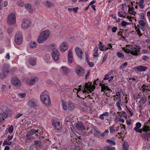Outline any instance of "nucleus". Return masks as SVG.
Returning a JSON list of instances; mask_svg holds the SVG:
<instances>
[{
    "label": "nucleus",
    "instance_id": "nucleus-63",
    "mask_svg": "<svg viewBox=\"0 0 150 150\" xmlns=\"http://www.w3.org/2000/svg\"><path fill=\"white\" fill-rule=\"evenodd\" d=\"M22 115V114L18 113L15 116V118L16 119H17L20 117Z\"/></svg>",
    "mask_w": 150,
    "mask_h": 150
},
{
    "label": "nucleus",
    "instance_id": "nucleus-40",
    "mask_svg": "<svg viewBox=\"0 0 150 150\" xmlns=\"http://www.w3.org/2000/svg\"><path fill=\"white\" fill-rule=\"evenodd\" d=\"M141 97L140 96V93H136L134 96V98L135 100H137L140 98Z\"/></svg>",
    "mask_w": 150,
    "mask_h": 150
},
{
    "label": "nucleus",
    "instance_id": "nucleus-28",
    "mask_svg": "<svg viewBox=\"0 0 150 150\" xmlns=\"http://www.w3.org/2000/svg\"><path fill=\"white\" fill-rule=\"evenodd\" d=\"M147 69V68L144 66H139L137 67V69L138 70L140 71H146Z\"/></svg>",
    "mask_w": 150,
    "mask_h": 150
},
{
    "label": "nucleus",
    "instance_id": "nucleus-12",
    "mask_svg": "<svg viewBox=\"0 0 150 150\" xmlns=\"http://www.w3.org/2000/svg\"><path fill=\"white\" fill-rule=\"evenodd\" d=\"M13 84L17 87L20 86L21 85V82L17 77H14L11 81Z\"/></svg>",
    "mask_w": 150,
    "mask_h": 150
},
{
    "label": "nucleus",
    "instance_id": "nucleus-9",
    "mask_svg": "<svg viewBox=\"0 0 150 150\" xmlns=\"http://www.w3.org/2000/svg\"><path fill=\"white\" fill-rule=\"evenodd\" d=\"M52 51V58L55 61L58 60L59 56V53L58 51L56 48L53 49Z\"/></svg>",
    "mask_w": 150,
    "mask_h": 150
},
{
    "label": "nucleus",
    "instance_id": "nucleus-38",
    "mask_svg": "<svg viewBox=\"0 0 150 150\" xmlns=\"http://www.w3.org/2000/svg\"><path fill=\"white\" fill-rule=\"evenodd\" d=\"M140 90H141L144 93L145 92L146 93H148V91L145 87V84H143L142 86L140 89Z\"/></svg>",
    "mask_w": 150,
    "mask_h": 150
},
{
    "label": "nucleus",
    "instance_id": "nucleus-64",
    "mask_svg": "<svg viewBox=\"0 0 150 150\" xmlns=\"http://www.w3.org/2000/svg\"><path fill=\"white\" fill-rule=\"evenodd\" d=\"M75 150H83L81 147L78 146H76L75 147Z\"/></svg>",
    "mask_w": 150,
    "mask_h": 150
},
{
    "label": "nucleus",
    "instance_id": "nucleus-27",
    "mask_svg": "<svg viewBox=\"0 0 150 150\" xmlns=\"http://www.w3.org/2000/svg\"><path fill=\"white\" fill-rule=\"evenodd\" d=\"M109 115V113L107 112H106L100 115V116L99 118L101 120H103L104 119V117H108Z\"/></svg>",
    "mask_w": 150,
    "mask_h": 150
},
{
    "label": "nucleus",
    "instance_id": "nucleus-15",
    "mask_svg": "<svg viewBox=\"0 0 150 150\" xmlns=\"http://www.w3.org/2000/svg\"><path fill=\"white\" fill-rule=\"evenodd\" d=\"M84 86L85 88H84L83 90H82L84 93H85L86 92V90L85 89L86 88L89 90L91 89L93 90L95 88V86L92 85V83H90V85H88L87 83H86Z\"/></svg>",
    "mask_w": 150,
    "mask_h": 150
},
{
    "label": "nucleus",
    "instance_id": "nucleus-1",
    "mask_svg": "<svg viewBox=\"0 0 150 150\" xmlns=\"http://www.w3.org/2000/svg\"><path fill=\"white\" fill-rule=\"evenodd\" d=\"M50 34V33L48 30L41 32L38 38V42L39 43H41L46 41L49 37Z\"/></svg>",
    "mask_w": 150,
    "mask_h": 150
},
{
    "label": "nucleus",
    "instance_id": "nucleus-7",
    "mask_svg": "<svg viewBox=\"0 0 150 150\" xmlns=\"http://www.w3.org/2000/svg\"><path fill=\"white\" fill-rule=\"evenodd\" d=\"M28 104L31 107H34L35 106L40 107V105L38 104L37 100L34 98L28 101Z\"/></svg>",
    "mask_w": 150,
    "mask_h": 150
},
{
    "label": "nucleus",
    "instance_id": "nucleus-47",
    "mask_svg": "<svg viewBox=\"0 0 150 150\" xmlns=\"http://www.w3.org/2000/svg\"><path fill=\"white\" fill-rule=\"evenodd\" d=\"M87 63L91 67H92L94 66V64L93 62H89V61H88Z\"/></svg>",
    "mask_w": 150,
    "mask_h": 150
},
{
    "label": "nucleus",
    "instance_id": "nucleus-51",
    "mask_svg": "<svg viewBox=\"0 0 150 150\" xmlns=\"http://www.w3.org/2000/svg\"><path fill=\"white\" fill-rule=\"evenodd\" d=\"M142 58V60L144 61H146L149 59L148 57L146 55L143 56Z\"/></svg>",
    "mask_w": 150,
    "mask_h": 150
},
{
    "label": "nucleus",
    "instance_id": "nucleus-34",
    "mask_svg": "<svg viewBox=\"0 0 150 150\" xmlns=\"http://www.w3.org/2000/svg\"><path fill=\"white\" fill-rule=\"evenodd\" d=\"M146 98L145 97H142L139 101V103L140 104H144L146 102Z\"/></svg>",
    "mask_w": 150,
    "mask_h": 150
},
{
    "label": "nucleus",
    "instance_id": "nucleus-36",
    "mask_svg": "<svg viewBox=\"0 0 150 150\" xmlns=\"http://www.w3.org/2000/svg\"><path fill=\"white\" fill-rule=\"evenodd\" d=\"M98 48L97 46H96L94 50V53L93 56L94 57H97L98 56Z\"/></svg>",
    "mask_w": 150,
    "mask_h": 150
},
{
    "label": "nucleus",
    "instance_id": "nucleus-41",
    "mask_svg": "<svg viewBox=\"0 0 150 150\" xmlns=\"http://www.w3.org/2000/svg\"><path fill=\"white\" fill-rule=\"evenodd\" d=\"M12 141H9L8 142L7 141V139H5V140L4 141L3 143V146H4L6 145H10L12 143Z\"/></svg>",
    "mask_w": 150,
    "mask_h": 150
},
{
    "label": "nucleus",
    "instance_id": "nucleus-23",
    "mask_svg": "<svg viewBox=\"0 0 150 150\" xmlns=\"http://www.w3.org/2000/svg\"><path fill=\"white\" fill-rule=\"evenodd\" d=\"M73 59V57L72 54V50H69V51L68 54V62L69 63H71L73 61L72 60Z\"/></svg>",
    "mask_w": 150,
    "mask_h": 150
},
{
    "label": "nucleus",
    "instance_id": "nucleus-10",
    "mask_svg": "<svg viewBox=\"0 0 150 150\" xmlns=\"http://www.w3.org/2000/svg\"><path fill=\"white\" fill-rule=\"evenodd\" d=\"M2 70L3 74H7L11 71L8 65L7 64H4L3 65Z\"/></svg>",
    "mask_w": 150,
    "mask_h": 150
},
{
    "label": "nucleus",
    "instance_id": "nucleus-44",
    "mask_svg": "<svg viewBox=\"0 0 150 150\" xmlns=\"http://www.w3.org/2000/svg\"><path fill=\"white\" fill-rule=\"evenodd\" d=\"M26 96L25 94V93H18V96L20 97L21 98H24Z\"/></svg>",
    "mask_w": 150,
    "mask_h": 150
},
{
    "label": "nucleus",
    "instance_id": "nucleus-22",
    "mask_svg": "<svg viewBox=\"0 0 150 150\" xmlns=\"http://www.w3.org/2000/svg\"><path fill=\"white\" fill-rule=\"evenodd\" d=\"M60 71L62 75L67 76L68 75V68L66 66H62L60 69Z\"/></svg>",
    "mask_w": 150,
    "mask_h": 150
},
{
    "label": "nucleus",
    "instance_id": "nucleus-3",
    "mask_svg": "<svg viewBox=\"0 0 150 150\" xmlns=\"http://www.w3.org/2000/svg\"><path fill=\"white\" fill-rule=\"evenodd\" d=\"M15 42L17 45L21 44L23 42V36L21 32H17L14 38Z\"/></svg>",
    "mask_w": 150,
    "mask_h": 150
},
{
    "label": "nucleus",
    "instance_id": "nucleus-5",
    "mask_svg": "<svg viewBox=\"0 0 150 150\" xmlns=\"http://www.w3.org/2000/svg\"><path fill=\"white\" fill-rule=\"evenodd\" d=\"M125 52L130 53L133 55L137 56L139 52V50H137L136 48L132 46L130 49H126Z\"/></svg>",
    "mask_w": 150,
    "mask_h": 150
},
{
    "label": "nucleus",
    "instance_id": "nucleus-45",
    "mask_svg": "<svg viewBox=\"0 0 150 150\" xmlns=\"http://www.w3.org/2000/svg\"><path fill=\"white\" fill-rule=\"evenodd\" d=\"M99 50L100 51H105L106 49H105V45H100L99 46Z\"/></svg>",
    "mask_w": 150,
    "mask_h": 150
},
{
    "label": "nucleus",
    "instance_id": "nucleus-52",
    "mask_svg": "<svg viewBox=\"0 0 150 150\" xmlns=\"http://www.w3.org/2000/svg\"><path fill=\"white\" fill-rule=\"evenodd\" d=\"M110 132L111 133H113L114 131H115V127L112 126L110 127Z\"/></svg>",
    "mask_w": 150,
    "mask_h": 150
},
{
    "label": "nucleus",
    "instance_id": "nucleus-20",
    "mask_svg": "<svg viewBox=\"0 0 150 150\" xmlns=\"http://www.w3.org/2000/svg\"><path fill=\"white\" fill-rule=\"evenodd\" d=\"M142 126L141 124L139 122H137L136 123V126L134 128V130L136 132L142 133L143 131V129H140V128Z\"/></svg>",
    "mask_w": 150,
    "mask_h": 150
},
{
    "label": "nucleus",
    "instance_id": "nucleus-37",
    "mask_svg": "<svg viewBox=\"0 0 150 150\" xmlns=\"http://www.w3.org/2000/svg\"><path fill=\"white\" fill-rule=\"evenodd\" d=\"M8 114L5 113L1 112L0 113V115L2 118L3 120H4L5 119H6L7 117V115Z\"/></svg>",
    "mask_w": 150,
    "mask_h": 150
},
{
    "label": "nucleus",
    "instance_id": "nucleus-58",
    "mask_svg": "<svg viewBox=\"0 0 150 150\" xmlns=\"http://www.w3.org/2000/svg\"><path fill=\"white\" fill-rule=\"evenodd\" d=\"M110 74L108 73V74H106L105 76V77L104 78L103 80H107L109 79V76Z\"/></svg>",
    "mask_w": 150,
    "mask_h": 150
},
{
    "label": "nucleus",
    "instance_id": "nucleus-25",
    "mask_svg": "<svg viewBox=\"0 0 150 150\" xmlns=\"http://www.w3.org/2000/svg\"><path fill=\"white\" fill-rule=\"evenodd\" d=\"M139 24H140L141 26V29L144 31L145 30V27L146 26V23L144 21L142 20H140L139 21Z\"/></svg>",
    "mask_w": 150,
    "mask_h": 150
},
{
    "label": "nucleus",
    "instance_id": "nucleus-2",
    "mask_svg": "<svg viewBox=\"0 0 150 150\" xmlns=\"http://www.w3.org/2000/svg\"><path fill=\"white\" fill-rule=\"evenodd\" d=\"M41 101L46 106H50V102L49 95L43 92L40 96Z\"/></svg>",
    "mask_w": 150,
    "mask_h": 150
},
{
    "label": "nucleus",
    "instance_id": "nucleus-19",
    "mask_svg": "<svg viewBox=\"0 0 150 150\" xmlns=\"http://www.w3.org/2000/svg\"><path fill=\"white\" fill-rule=\"evenodd\" d=\"M52 124L55 129L58 130L61 129V126L60 125V123L59 122L53 121L52 122Z\"/></svg>",
    "mask_w": 150,
    "mask_h": 150
},
{
    "label": "nucleus",
    "instance_id": "nucleus-32",
    "mask_svg": "<svg viewBox=\"0 0 150 150\" xmlns=\"http://www.w3.org/2000/svg\"><path fill=\"white\" fill-rule=\"evenodd\" d=\"M94 134L95 137L98 138L101 137V133L100 132L96 129H95L94 131Z\"/></svg>",
    "mask_w": 150,
    "mask_h": 150
},
{
    "label": "nucleus",
    "instance_id": "nucleus-46",
    "mask_svg": "<svg viewBox=\"0 0 150 150\" xmlns=\"http://www.w3.org/2000/svg\"><path fill=\"white\" fill-rule=\"evenodd\" d=\"M8 132L10 133H11L12 132L13 130V127L12 125H11L10 127L8 128Z\"/></svg>",
    "mask_w": 150,
    "mask_h": 150
},
{
    "label": "nucleus",
    "instance_id": "nucleus-4",
    "mask_svg": "<svg viewBox=\"0 0 150 150\" xmlns=\"http://www.w3.org/2000/svg\"><path fill=\"white\" fill-rule=\"evenodd\" d=\"M16 18L15 14L14 13H10L7 20V22L8 24L10 25L14 24L16 22Z\"/></svg>",
    "mask_w": 150,
    "mask_h": 150
},
{
    "label": "nucleus",
    "instance_id": "nucleus-13",
    "mask_svg": "<svg viewBox=\"0 0 150 150\" xmlns=\"http://www.w3.org/2000/svg\"><path fill=\"white\" fill-rule=\"evenodd\" d=\"M149 127L146 126L145 128L143 129L142 132H144V137L145 138V139L148 140V138L150 137V133L148 132V131H150V129H149Z\"/></svg>",
    "mask_w": 150,
    "mask_h": 150
},
{
    "label": "nucleus",
    "instance_id": "nucleus-14",
    "mask_svg": "<svg viewBox=\"0 0 150 150\" xmlns=\"http://www.w3.org/2000/svg\"><path fill=\"white\" fill-rule=\"evenodd\" d=\"M75 50L76 54L78 57L80 59H83L82 54L83 53V52L82 50L80 48L78 47H76L75 48Z\"/></svg>",
    "mask_w": 150,
    "mask_h": 150
},
{
    "label": "nucleus",
    "instance_id": "nucleus-6",
    "mask_svg": "<svg viewBox=\"0 0 150 150\" xmlns=\"http://www.w3.org/2000/svg\"><path fill=\"white\" fill-rule=\"evenodd\" d=\"M30 20L24 19L23 20L21 24V28L23 30H26L30 26Z\"/></svg>",
    "mask_w": 150,
    "mask_h": 150
},
{
    "label": "nucleus",
    "instance_id": "nucleus-17",
    "mask_svg": "<svg viewBox=\"0 0 150 150\" xmlns=\"http://www.w3.org/2000/svg\"><path fill=\"white\" fill-rule=\"evenodd\" d=\"M74 125L78 130L83 131L85 129L84 125L81 122H78L77 123H76Z\"/></svg>",
    "mask_w": 150,
    "mask_h": 150
},
{
    "label": "nucleus",
    "instance_id": "nucleus-16",
    "mask_svg": "<svg viewBox=\"0 0 150 150\" xmlns=\"http://www.w3.org/2000/svg\"><path fill=\"white\" fill-rule=\"evenodd\" d=\"M34 147L36 150L40 149L42 148V144L41 141L39 140H35L34 141Z\"/></svg>",
    "mask_w": 150,
    "mask_h": 150
},
{
    "label": "nucleus",
    "instance_id": "nucleus-54",
    "mask_svg": "<svg viewBox=\"0 0 150 150\" xmlns=\"http://www.w3.org/2000/svg\"><path fill=\"white\" fill-rule=\"evenodd\" d=\"M108 88L107 86H105V85H102L101 86V91L102 92L104 91V90H106V89Z\"/></svg>",
    "mask_w": 150,
    "mask_h": 150
},
{
    "label": "nucleus",
    "instance_id": "nucleus-29",
    "mask_svg": "<svg viewBox=\"0 0 150 150\" xmlns=\"http://www.w3.org/2000/svg\"><path fill=\"white\" fill-rule=\"evenodd\" d=\"M29 63L32 66H35L36 64V61L35 59L30 58L29 60Z\"/></svg>",
    "mask_w": 150,
    "mask_h": 150
},
{
    "label": "nucleus",
    "instance_id": "nucleus-48",
    "mask_svg": "<svg viewBox=\"0 0 150 150\" xmlns=\"http://www.w3.org/2000/svg\"><path fill=\"white\" fill-rule=\"evenodd\" d=\"M62 106L63 109L64 110H66L67 109V105L66 103L63 101L62 104Z\"/></svg>",
    "mask_w": 150,
    "mask_h": 150
},
{
    "label": "nucleus",
    "instance_id": "nucleus-31",
    "mask_svg": "<svg viewBox=\"0 0 150 150\" xmlns=\"http://www.w3.org/2000/svg\"><path fill=\"white\" fill-rule=\"evenodd\" d=\"M68 109L70 111H72L74 109V106L73 104L71 102H69L68 105Z\"/></svg>",
    "mask_w": 150,
    "mask_h": 150
},
{
    "label": "nucleus",
    "instance_id": "nucleus-57",
    "mask_svg": "<svg viewBox=\"0 0 150 150\" xmlns=\"http://www.w3.org/2000/svg\"><path fill=\"white\" fill-rule=\"evenodd\" d=\"M117 29V27L114 26L113 27L112 29V32L113 33H115L116 32Z\"/></svg>",
    "mask_w": 150,
    "mask_h": 150
},
{
    "label": "nucleus",
    "instance_id": "nucleus-33",
    "mask_svg": "<svg viewBox=\"0 0 150 150\" xmlns=\"http://www.w3.org/2000/svg\"><path fill=\"white\" fill-rule=\"evenodd\" d=\"M117 113L119 114V116L121 117H126V118H127V115L125 112H123L122 113L120 112H118Z\"/></svg>",
    "mask_w": 150,
    "mask_h": 150
},
{
    "label": "nucleus",
    "instance_id": "nucleus-49",
    "mask_svg": "<svg viewBox=\"0 0 150 150\" xmlns=\"http://www.w3.org/2000/svg\"><path fill=\"white\" fill-rule=\"evenodd\" d=\"M38 131V130H36L34 129H32L31 130L29 131L31 135L36 133Z\"/></svg>",
    "mask_w": 150,
    "mask_h": 150
},
{
    "label": "nucleus",
    "instance_id": "nucleus-35",
    "mask_svg": "<svg viewBox=\"0 0 150 150\" xmlns=\"http://www.w3.org/2000/svg\"><path fill=\"white\" fill-rule=\"evenodd\" d=\"M37 45L38 44L35 42H31L30 43V46L31 48H35L37 47Z\"/></svg>",
    "mask_w": 150,
    "mask_h": 150
},
{
    "label": "nucleus",
    "instance_id": "nucleus-11",
    "mask_svg": "<svg viewBox=\"0 0 150 150\" xmlns=\"http://www.w3.org/2000/svg\"><path fill=\"white\" fill-rule=\"evenodd\" d=\"M116 96L117 97L119 100L116 103V105L118 108V110L120 111L121 110L122 108L120 106L121 103V99L120 93L119 92H117L116 93Z\"/></svg>",
    "mask_w": 150,
    "mask_h": 150
},
{
    "label": "nucleus",
    "instance_id": "nucleus-60",
    "mask_svg": "<svg viewBox=\"0 0 150 150\" xmlns=\"http://www.w3.org/2000/svg\"><path fill=\"white\" fill-rule=\"evenodd\" d=\"M7 74H0V77L1 79H4Z\"/></svg>",
    "mask_w": 150,
    "mask_h": 150
},
{
    "label": "nucleus",
    "instance_id": "nucleus-21",
    "mask_svg": "<svg viewBox=\"0 0 150 150\" xmlns=\"http://www.w3.org/2000/svg\"><path fill=\"white\" fill-rule=\"evenodd\" d=\"M68 46L67 43L63 42L60 45V49L62 52H64L68 49Z\"/></svg>",
    "mask_w": 150,
    "mask_h": 150
},
{
    "label": "nucleus",
    "instance_id": "nucleus-8",
    "mask_svg": "<svg viewBox=\"0 0 150 150\" xmlns=\"http://www.w3.org/2000/svg\"><path fill=\"white\" fill-rule=\"evenodd\" d=\"M75 71L76 74L79 76L83 75L84 73V70L79 65H77L75 68Z\"/></svg>",
    "mask_w": 150,
    "mask_h": 150
},
{
    "label": "nucleus",
    "instance_id": "nucleus-59",
    "mask_svg": "<svg viewBox=\"0 0 150 150\" xmlns=\"http://www.w3.org/2000/svg\"><path fill=\"white\" fill-rule=\"evenodd\" d=\"M50 55L49 54H46L45 57V59L46 60H48L50 59Z\"/></svg>",
    "mask_w": 150,
    "mask_h": 150
},
{
    "label": "nucleus",
    "instance_id": "nucleus-53",
    "mask_svg": "<svg viewBox=\"0 0 150 150\" xmlns=\"http://www.w3.org/2000/svg\"><path fill=\"white\" fill-rule=\"evenodd\" d=\"M128 145L127 144V143L126 142H124V144H123V148H125L127 149H128Z\"/></svg>",
    "mask_w": 150,
    "mask_h": 150
},
{
    "label": "nucleus",
    "instance_id": "nucleus-39",
    "mask_svg": "<svg viewBox=\"0 0 150 150\" xmlns=\"http://www.w3.org/2000/svg\"><path fill=\"white\" fill-rule=\"evenodd\" d=\"M129 80L128 81V82L131 83H132V82L134 83H136L137 82L136 79L135 78H130L129 79Z\"/></svg>",
    "mask_w": 150,
    "mask_h": 150
},
{
    "label": "nucleus",
    "instance_id": "nucleus-56",
    "mask_svg": "<svg viewBox=\"0 0 150 150\" xmlns=\"http://www.w3.org/2000/svg\"><path fill=\"white\" fill-rule=\"evenodd\" d=\"M140 19L144 20V14L143 13H141L139 14Z\"/></svg>",
    "mask_w": 150,
    "mask_h": 150
},
{
    "label": "nucleus",
    "instance_id": "nucleus-62",
    "mask_svg": "<svg viewBox=\"0 0 150 150\" xmlns=\"http://www.w3.org/2000/svg\"><path fill=\"white\" fill-rule=\"evenodd\" d=\"M136 31L137 32V34L139 37L142 36V34L141 33V31L138 28L136 30Z\"/></svg>",
    "mask_w": 150,
    "mask_h": 150
},
{
    "label": "nucleus",
    "instance_id": "nucleus-42",
    "mask_svg": "<svg viewBox=\"0 0 150 150\" xmlns=\"http://www.w3.org/2000/svg\"><path fill=\"white\" fill-rule=\"evenodd\" d=\"M117 55L119 58L123 59L124 57V54L119 52H117Z\"/></svg>",
    "mask_w": 150,
    "mask_h": 150
},
{
    "label": "nucleus",
    "instance_id": "nucleus-43",
    "mask_svg": "<svg viewBox=\"0 0 150 150\" xmlns=\"http://www.w3.org/2000/svg\"><path fill=\"white\" fill-rule=\"evenodd\" d=\"M106 142L108 143H109L113 145H115V142L113 140L111 139H108L106 140Z\"/></svg>",
    "mask_w": 150,
    "mask_h": 150
},
{
    "label": "nucleus",
    "instance_id": "nucleus-26",
    "mask_svg": "<svg viewBox=\"0 0 150 150\" xmlns=\"http://www.w3.org/2000/svg\"><path fill=\"white\" fill-rule=\"evenodd\" d=\"M45 6L49 8H51L53 6V4L51 2L47 1L45 2Z\"/></svg>",
    "mask_w": 150,
    "mask_h": 150
},
{
    "label": "nucleus",
    "instance_id": "nucleus-30",
    "mask_svg": "<svg viewBox=\"0 0 150 150\" xmlns=\"http://www.w3.org/2000/svg\"><path fill=\"white\" fill-rule=\"evenodd\" d=\"M25 8L29 12L33 11V8L29 4H26L25 6Z\"/></svg>",
    "mask_w": 150,
    "mask_h": 150
},
{
    "label": "nucleus",
    "instance_id": "nucleus-24",
    "mask_svg": "<svg viewBox=\"0 0 150 150\" xmlns=\"http://www.w3.org/2000/svg\"><path fill=\"white\" fill-rule=\"evenodd\" d=\"M1 109L2 112L3 113L8 114L11 112V111L7 107L5 106H2L1 107Z\"/></svg>",
    "mask_w": 150,
    "mask_h": 150
},
{
    "label": "nucleus",
    "instance_id": "nucleus-18",
    "mask_svg": "<svg viewBox=\"0 0 150 150\" xmlns=\"http://www.w3.org/2000/svg\"><path fill=\"white\" fill-rule=\"evenodd\" d=\"M38 80V78L35 77L30 78V79L26 80V82L27 84L28 85H33Z\"/></svg>",
    "mask_w": 150,
    "mask_h": 150
},
{
    "label": "nucleus",
    "instance_id": "nucleus-50",
    "mask_svg": "<svg viewBox=\"0 0 150 150\" xmlns=\"http://www.w3.org/2000/svg\"><path fill=\"white\" fill-rule=\"evenodd\" d=\"M130 8H129V13L131 14H133L135 15V14H136V13L134 11L133 9H131L130 10H129Z\"/></svg>",
    "mask_w": 150,
    "mask_h": 150
},
{
    "label": "nucleus",
    "instance_id": "nucleus-55",
    "mask_svg": "<svg viewBox=\"0 0 150 150\" xmlns=\"http://www.w3.org/2000/svg\"><path fill=\"white\" fill-rule=\"evenodd\" d=\"M127 24V23L125 21H122L121 23L122 26L123 27L126 26Z\"/></svg>",
    "mask_w": 150,
    "mask_h": 150
},
{
    "label": "nucleus",
    "instance_id": "nucleus-61",
    "mask_svg": "<svg viewBox=\"0 0 150 150\" xmlns=\"http://www.w3.org/2000/svg\"><path fill=\"white\" fill-rule=\"evenodd\" d=\"M118 16L119 17H123L124 18H125V16L121 14L120 12L119 11L118 12Z\"/></svg>",
    "mask_w": 150,
    "mask_h": 150
}]
</instances>
